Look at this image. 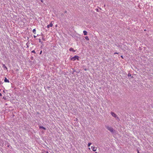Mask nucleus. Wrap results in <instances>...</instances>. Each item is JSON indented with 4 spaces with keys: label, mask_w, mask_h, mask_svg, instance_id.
<instances>
[{
    "label": "nucleus",
    "mask_w": 153,
    "mask_h": 153,
    "mask_svg": "<svg viewBox=\"0 0 153 153\" xmlns=\"http://www.w3.org/2000/svg\"><path fill=\"white\" fill-rule=\"evenodd\" d=\"M4 82H9V81L6 78H5V79H4Z\"/></svg>",
    "instance_id": "obj_6"
},
{
    "label": "nucleus",
    "mask_w": 153,
    "mask_h": 153,
    "mask_svg": "<svg viewBox=\"0 0 153 153\" xmlns=\"http://www.w3.org/2000/svg\"><path fill=\"white\" fill-rule=\"evenodd\" d=\"M111 114L112 116H113L115 117H117V115L115 114L114 112H111Z\"/></svg>",
    "instance_id": "obj_3"
},
{
    "label": "nucleus",
    "mask_w": 153,
    "mask_h": 153,
    "mask_svg": "<svg viewBox=\"0 0 153 153\" xmlns=\"http://www.w3.org/2000/svg\"><path fill=\"white\" fill-rule=\"evenodd\" d=\"M33 32L34 33V34H36V29H33Z\"/></svg>",
    "instance_id": "obj_11"
},
{
    "label": "nucleus",
    "mask_w": 153,
    "mask_h": 153,
    "mask_svg": "<svg viewBox=\"0 0 153 153\" xmlns=\"http://www.w3.org/2000/svg\"><path fill=\"white\" fill-rule=\"evenodd\" d=\"M53 26V24L51 23H50L49 25H47V27L48 28H49V27H51Z\"/></svg>",
    "instance_id": "obj_5"
},
{
    "label": "nucleus",
    "mask_w": 153,
    "mask_h": 153,
    "mask_svg": "<svg viewBox=\"0 0 153 153\" xmlns=\"http://www.w3.org/2000/svg\"><path fill=\"white\" fill-rule=\"evenodd\" d=\"M1 91V89H0V91Z\"/></svg>",
    "instance_id": "obj_30"
},
{
    "label": "nucleus",
    "mask_w": 153,
    "mask_h": 153,
    "mask_svg": "<svg viewBox=\"0 0 153 153\" xmlns=\"http://www.w3.org/2000/svg\"><path fill=\"white\" fill-rule=\"evenodd\" d=\"M3 67H4V68L6 69V70L7 69V68L5 66V65L4 64H3Z\"/></svg>",
    "instance_id": "obj_12"
},
{
    "label": "nucleus",
    "mask_w": 153,
    "mask_h": 153,
    "mask_svg": "<svg viewBox=\"0 0 153 153\" xmlns=\"http://www.w3.org/2000/svg\"><path fill=\"white\" fill-rule=\"evenodd\" d=\"M32 52L33 53H36L35 52L34 50H33V51H32Z\"/></svg>",
    "instance_id": "obj_17"
},
{
    "label": "nucleus",
    "mask_w": 153,
    "mask_h": 153,
    "mask_svg": "<svg viewBox=\"0 0 153 153\" xmlns=\"http://www.w3.org/2000/svg\"><path fill=\"white\" fill-rule=\"evenodd\" d=\"M42 39L43 40L45 41V38H42Z\"/></svg>",
    "instance_id": "obj_19"
},
{
    "label": "nucleus",
    "mask_w": 153,
    "mask_h": 153,
    "mask_svg": "<svg viewBox=\"0 0 153 153\" xmlns=\"http://www.w3.org/2000/svg\"><path fill=\"white\" fill-rule=\"evenodd\" d=\"M42 51H41L40 52V54H41L42 53Z\"/></svg>",
    "instance_id": "obj_18"
},
{
    "label": "nucleus",
    "mask_w": 153,
    "mask_h": 153,
    "mask_svg": "<svg viewBox=\"0 0 153 153\" xmlns=\"http://www.w3.org/2000/svg\"><path fill=\"white\" fill-rule=\"evenodd\" d=\"M91 148L93 151H95L96 150L97 148L95 147L92 146H91Z\"/></svg>",
    "instance_id": "obj_4"
},
{
    "label": "nucleus",
    "mask_w": 153,
    "mask_h": 153,
    "mask_svg": "<svg viewBox=\"0 0 153 153\" xmlns=\"http://www.w3.org/2000/svg\"><path fill=\"white\" fill-rule=\"evenodd\" d=\"M91 144V143H88V147L90 146Z\"/></svg>",
    "instance_id": "obj_14"
},
{
    "label": "nucleus",
    "mask_w": 153,
    "mask_h": 153,
    "mask_svg": "<svg viewBox=\"0 0 153 153\" xmlns=\"http://www.w3.org/2000/svg\"><path fill=\"white\" fill-rule=\"evenodd\" d=\"M39 42H41L42 43L41 39H39Z\"/></svg>",
    "instance_id": "obj_16"
},
{
    "label": "nucleus",
    "mask_w": 153,
    "mask_h": 153,
    "mask_svg": "<svg viewBox=\"0 0 153 153\" xmlns=\"http://www.w3.org/2000/svg\"><path fill=\"white\" fill-rule=\"evenodd\" d=\"M2 96V94L1 93H0V96Z\"/></svg>",
    "instance_id": "obj_22"
},
{
    "label": "nucleus",
    "mask_w": 153,
    "mask_h": 153,
    "mask_svg": "<svg viewBox=\"0 0 153 153\" xmlns=\"http://www.w3.org/2000/svg\"><path fill=\"white\" fill-rule=\"evenodd\" d=\"M128 76H131V75L130 73H128Z\"/></svg>",
    "instance_id": "obj_15"
},
{
    "label": "nucleus",
    "mask_w": 153,
    "mask_h": 153,
    "mask_svg": "<svg viewBox=\"0 0 153 153\" xmlns=\"http://www.w3.org/2000/svg\"><path fill=\"white\" fill-rule=\"evenodd\" d=\"M61 15L62 16H63L64 15L63 13L61 14Z\"/></svg>",
    "instance_id": "obj_23"
},
{
    "label": "nucleus",
    "mask_w": 153,
    "mask_h": 153,
    "mask_svg": "<svg viewBox=\"0 0 153 153\" xmlns=\"http://www.w3.org/2000/svg\"><path fill=\"white\" fill-rule=\"evenodd\" d=\"M67 13V11H65V13Z\"/></svg>",
    "instance_id": "obj_21"
},
{
    "label": "nucleus",
    "mask_w": 153,
    "mask_h": 153,
    "mask_svg": "<svg viewBox=\"0 0 153 153\" xmlns=\"http://www.w3.org/2000/svg\"><path fill=\"white\" fill-rule=\"evenodd\" d=\"M39 128L40 129H41V128L43 129H44L45 130H46V128L42 126H40Z\"/></svg>",
    "instance_id": "obj_8"
},
{
    "label": "nucleus",
    "mask_w": 153,
    "mask_h": 153,
    "mask_svg": "<svg viewBox=\"0 0 153 153\" xmlns=\"http://www.w3.org/2000/svg\"><path fill=\"white\" fill-rule=\"evenodd\" d=\"M79 57L77 56H75L74 57H72L71 58V60L73 61H75L77 59V60H78Z\"/></svg>",
    "instance_id": "obj_2"
},
{
    "label": "nucleus",
    "mask_w": 153,
    "mask_h": 153,
    "mask_svg": "<svg viewBox=\"0 0 153 153\" xmlns=\"http://www.w3.org/2000/svg\"><path fill=\"white\" fill-rule=\"evenodd\" d=\"M3 92L4 93V92H5V91H4H4H3Z\"/></svg>",
    "instance_id": "obj_28"
},
{
    "label": "nucleus",
    "mask_w": 153,
    "mask_h": 153,
    "mask_svg": "<svg viewBox=\"0 0 153 153\" xmlns=\"http://www.w3.org/2000/svg\"><path fill=\"white\" fill-rule=\"evenodd\" d=\"M98 9H97V11H98Z\"/></svg>",
    "instance_id": "obj_26"
},
{
    "label": "nucleus",
    "mask_w": 153,
    "mask_h": 153,
    "mask_svg": "<svg viewBox=\"0 0 153 153\" xmlns=\"http://www.w3.org/2000/svg\"><path fill=\"white\" fill-rule=\"evenodd\" d=\"M33 37L34 38H35L36 37V36H35V35H34Z\"/></svg>",
    "instance_id": "obj_20"
},
{
    "label": "nucleus",
    "mask_w": 153,
    "mask_h": 153,
    "mask_svg": "<svg viewBox=\"0 0 153 153\" xmlns=\"http://www.w3.org/2000/svg\"><path fill=\"white\" fill-rule=\"evenodd\" d=\"M85 39H86V40H89V39L87 36H85Z\"/></svg>",
    "instance_id": "obj_10"
},
{
    "label": "nucleus",
    "mask_w": 153,
    "mask_h": 153,
    "mask_svg": "<svg viewBox=\"0 0 153 153\" xmlns=\"http://www.w3.org/2000/svg\"><path fill=\"white\" fill-rule=\"evenodd\" d=\"M3 99H6V98H5V97H3Z\"/></svg>",
    "instance_id": "obj_24"
},
{
    "label": "nucleus",
    "mask_w": 153,
    "mask_h": 153,
    "mask_svg": "<svg viewBox=\"0 0 153 153\" xmlns=\"http://www.w3.org/2000/svg\"><path fill=\"white\" fill-rule=\"evenodd\" d=\"M137 153H139V151H137Z\"/></svg>",
    "instance_id": "obj_27"
},
{
    "label": "nucleus",
    "mask_w": 153,
    "mask_h": 153,
    "mask_svg": "<svg viewBox=\"0 0 153 153\" xmlns=\"http://www.w3.org/2000/svg\"><path fill=\"white\" fill-rule=\"evenodd\" d=\"M105 127L109 131L112 133H114L115 131V130H114L112 127L106 125Z\"/></svg>",
    "instance_id": "obj_1"
},
{
    "label": "nucleus",
    "mask_w": 153,
    "mask_h": 153,
    "mask_svg": "<svg viewBox=\"0 0 153 153\" xmlns=\"http://www.w3.org/2000/svg\"><path fill=\"white\" fill-rule=\"evenodd\" d=\"M121 57L123 58V56H121Z\"/></svg>",
    "instance_id": "obj_29"
},
{
    "label": "nucleus",
    "mask_w": 153,
    "mask_h": 153,
    "mask_svg": "<svg viewBox=\"0 0 153 153\" xmlns=\"http://www.w3.org/2000/svg\"><path fill=\"white\" fill-rule=\"evenodd\" d=\"M41 2H43V0H41Z\"/></svg>",
    "instance_id": "obj_25"
},
{
    "label": "nucleus",
    "mask_w": 153,
    "mask_h": 153,
    "mask_svg": "<svg viewBox=\"0 0 153 153\" xmlns=\"http://www.w3.org/2000/svg\"><path fill=\"white\" fill-rule=\"evenodd\" d=\"M116 119H117V120L118 121H119L120 120V119H119V117H117H117H116Z\"/></svg>",
    "instance_id": "obj_13"
},
{
    "label": "nucleus",
    "mask_w": 153,
    "mask_h": 153,
    "mask_svg": "<svg viewBox=\"0 0 153 153\" xmlns=\"http://www.w3.org/2000/svg\"><path fill=\"white\" fill-rule=\"evenodd\" d=\"M83 33L84 35H87V32L86 31L84 30L83 31Z\"/></svg>",
    "instance_id": "obj_7"
},
{
    "label": "nucleus",
    "mask_w": 153,
    "mask_h": 153,
    "mask_svg": "<svg viewBox=\"0 0 153 153\" xmlns=\"http://www.w3.org/2000/svg\"><path fill=\"white\" fill-rule=\"evenodd\" d=\"M69 50L70 51H74V52L75 51L74 50V49L72 48H71Z\"/></svg>",
    "instance_id": "obj_9"
}]
</instances>
